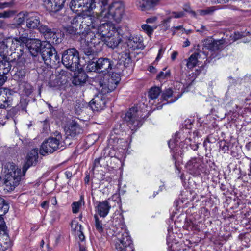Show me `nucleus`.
<instances>
[{
  "instance_id": "obj_1",
  "label": "nucleus",
  "mask_w": 251,
  "mask_h": 251,
  "mask_svg": "<svg viewBox=\"0 0 251 251\" xmlns=\"http://www.w3.org/2000/svg\"><path fill=\"white\" fill-rule=\"evenodd\" d=\"M110 0H74L72 3L75 13L83 17V24L104 38L116 28L110 21L119 23L124 15L125 6L121 1L109 4Z\"/></svg>"
},
{
  "instance_id": "obj_2",
  "label": "nucleus",
  "mask_w": 251,
  "mask_h": 251,
  "mask_svg": "<svg viewBox=\"0 0 251 251\" xmlns=\"http://www.w3.org/2000/svg\"><path fill=\"white\" fill-rule=\"evenodd\" d=\"M115 249L118 251H126L128 248L132 250V241L126 227L123 219L119 215L112 221Z\"/></svg>"
},
{
  "instance_id": "obj_3",
  "label": "nucleus",
  "mask_w": 251,
  "mask_h": 251,
  "mask_svg": "<svg viewBox=\"0 0 251 251\" xmlns=\"http://www.w3.org/2000/svg\"><path fill=\"white\" fill-rule=\"evenodd\" d=\"M45 38L47 41L44 42L45 48L43 49L41 56L45 63L51 67L59 62L60 57L57 55L55 49L51 46L50 44H57L60 43L61 40L58 37L56 33L51 29L46 34Z\"/></svg>"
},
{
  "instance_id": "obj_4",
  "label": "nucleus",
  "mask_w": 251,
  "mask_h": 251,
  "mask_svg": "<svg viewBox=\"0 0 251 251\" xmlns=\"http://www.w3.org/2000/svg\"><path fill=\"white\" fill-rule=\"evenodd\" d=\"M9 61L0 62V108H6L11 105L16 91L8 88H1L7 77L5 75L11 70Z\"/></svg>"
},
{
  "instance_id": "obj_5",
  "label": "nucleus",
  "mask_w": 251,
  "mask_h": 251,
  "mask_svg": "<svg viewBox=\"0 0 251 251\" xmlns=\"http://www.w3.org/2000/svg\"><path fill=\"white\" fill-rule=\"evenodd\" d=\"M21 34H20L19 39L17 38V48L20 47L18 50L20 52H24L25 50H28L31 55L37 56L41 51V47L44 43L37 39L28 38V32L25 30Z\"/></svg>"
},
{
  "instance_id": "obj_6",
  "label": "nucleus",
  "mask_w": 251,
  "mask_h": 251,
  "mask_svg": "<svg viewBox=\"0 0 251 251\" xmlns=\"http://www.w3.org/2000/svg\"><path fill=\"white\" fill-rule=\"evenodd\" d=\"M3 184L4 190L11 192L16 187V165L12 162H8L3 164Z\"/></svg>"
},
{
  "instance_id": "obj_7",
  "label": "nucleus",
  "mask_w": 251,
  "mask_h": 251,
  "mask_svg": "<svg viewBox=\"0 0 251 251\" xmlns=\"http://www.w3.org/2000/svg\"><path fill=\"white\" fill-rule=\"evenodd\" d=\"M62 62L67 68L75 72L80 66L78 51L75 48L65 50L62 54Z\"/></svg>"
},
{
  "instance_id": "obj_8",
  "label": "nucleus",
  "mask_w": 251,
  "mask_h": 251,
  "mask_svg": "<svg viewBox=\"0 0 251 251\" xmlns=\"http://www.w3.org/2000/svg\"><path fill=\"white\" fill-rule=\"evenodd\" d=\"M120 80V75L118 73L104 74L103 79L99 82L100 85L102 88V92L105 94L113 91Z\"/></svg>"
},
{
  "instance_id": "obj_9",
  "label": "nucleus",
  "mask_w": 251,
  "mask_h": 251,
  "mask_svg": "<svg viewBox=\"0 0 251 251\" xmlns=\"http://www.w3.org/2000/svg\"><path fill=\"white\" fill-rule=\"evenodd\" d=\"M83 37L81 41H84L88 45H91L97 50L101 51L104 38L92 30H88L85 27L83 32Z\"/></svg>"
},
{
  "instance_id": "obj_10",
  "label": "nucleus",
  "mask_w": 251,
  "mask_h": 251,
  "mask_svg": "<svg viewBox=\"0 0 251 251\" xmlns=\"http://www.w3.org/2000/svg\"><path fill=\"white\" fill-rule=\"evenodd\" d=\"M38 150L37 149H32L27 155L22 171L17 168V183L24 177L27 169L30 166L36 163L38 157Z\"/></svg>"
},
{
  "instance_id": "obj_11",
  "label": "nucleus",
  "mask_w": 251,
  "mask_h": 251,
  "mask_svg": "<svg viewBox=\"0 0 251 251\" xmlns=\"http://www.w3.org/2000/svg\"><path fill=\"white\" fill-rule=\"evenodd\" d=\"M140 112L138 111L136 108H130L126 114L125 121L127 122L128 126L132 130H134L141 126L143 123V119L139 117Z\"/></svg>"
},
{
  "instance_id": "obj_12",
  "label": "nucleus",
  "mask_w": 251,
  "mask_h": 251,
  "mask_svg": "<svg viewBox=\"0 0 251 251\" xmlns=\"http://www.w3.org/2000/svg\"><path fill=\"white\" fill-rule=\"evenodd\" d=\"M187 171L194 176H199L205 171L203 164L199 158H191L185 165Z\"/></svg>"
},
{
  "instance_id": "obj_13",
  "label": "nucleus",
  "mask_w": 251,
  "mask_h": 251,
  "mask_svg": "<svg viewBox=\"0 0 251 251\" xmlns=\"http://www.w3.org/2000/svg\"><path fill=\"white\" fill-rule=\"evenodd\" d=\"M59 144V138H49L45 140L41 145L40 153L42 155L51 153L56 151Z\"/></svg>"
},
{
  "instance_id": "obj_14",
  "label": "nucleus",
  "mask_w": 251,
  "mask_h": 251,
  "mask_svg": "<svg viewBox=\"0 0 251 251\" xmlns=\"http://www.w3.org/2000/svg\"><path fill=\"white\" fill-rule=\"evenodd\" d=\"M82 24H79L77 19L74 18L71 24L69 25L67 29V32L70 34H79L81 36V41L82 40V37H83V32L84 29L86 27V25L83 24V21L81 22Z\"/></svg>"
},
{
  "instance_id": "obj_15",
  "label": "nucleus",
  "mask_w": 251,
  "mask_h": 251,
  "mask_svg": "<svg viewBox=\"0 0 251 251\" xmlns=\"http://www.w3.org/2000/svg\"><path fill=\"white\" fill-rule=\"evenodd\" d=\"M121 41L120 35L115 28L109 35L104 38L103 42L112 49L116 48Z\"/></svg>"
},
{
  "instance_id": "obj_16",
  "label": "nucleus",
  "mask_w": 251,
  "mask_h": 251,
  "mask_svg": "<svg viewBox=\"0 0 251 251\" xmlns=\"http://www.w3.org/2000/svg\"><path fill=\"white\" fill-rule=\"evenodd\" d=\"M65 134L68 137L75 138L83 132V129L75 122L72 121L65 129Z\"/></svg>"
},
{
  "instance_id": "obj_17",
  "label": "nucleus",
  "mask_w": 251,
  "mask_h": 251,
  "mask_svg": "<svg viewBox=\"0 0 251 251\" xmlns=\"http://www.w3.org/2000/svg\"><path fill=\"white\" fill-rule=\"evenodd\" d=\"M112 57L114 59L119 60V63L123 64L126 67H128L132 63L128 50H126L121 53H118L116 51L114 52L112 54Z\"/></svg>"
},
{
  "instance_id": "obj_18",
  "label": "nucleus",
  "mask_w": 251,
  "mask_h": 251,
  "mask_svg": "<svg viewBox=\"0 0 251 251\" xmlns=\"http://www.w3.org/2000/svg\"><path fill=\"white\" fill-rule=\"evenodd\" d=\"M106 102L103 97L100 94L92 99L90 102V106L93 111H100L105 107Z\"/></svg>"
},
{
  "instance_id": "obj_19",
  "label": "nucleus",
  "mask_w": 251,
  "mask_h": 251,
  "mask_svg": "<svg viewBox=\"0 0 251 251\" xmlns=\"http://www.w3.org/2000/svg\"><path fill=\"white\" fill-rule=\"evenodd\" d=\"M97 68L99 71L108 74L113 67V63L107 58H100L97 61Z\"/></svg>"
},
{
  "instance_id": "obj_20",
  "label": "nucleus",
  "mask_w": 251,
  "mask_h": 251,
  "mask_svg": "<svg viewBox=\"0 0 251 251\" xmlns=\"http://www.w3.org/2000/svg\"><path fill=\"white\" fill-rule=\"evenodd\" d=\"M143 38L141 36H130L127 41V46L132 50L141 49L143 46Z\"/></svg>"
},
{
  "instance_id": "obj_21",
  "label": "nucleus",
  "mask_w": 251,
  "mask_h": 251,
  "mask_svg": "<svg viewBox=\"0 0 251 251\" xmlns=\"http://www.w3.org/2000/svg\"><path fill=\"white\" fill-rule=\"evenodd\" d=\"M181 95H177L175 96L173 93L172 90L170 88L165 90L162 94V98L164 100L167 101L166 103H164L161 106H158L157 108L158 109H161L163 105L167 103H171L177 100L178 98L180 97Z\"/></svg>"
},
{
  "instance_id": "obj_22",
  "label": "nucleus",
  "mask_w": 251,
  "mask_h": 251,
  "mask_svg": "<svg viewBox=\"0 0 251 251\" xmlns=\"http://www.w3.org/2000/svg\"><path fill=\"white\" fill-rule=\"evenodd\" d=\"M160 0H137L136 5L141 11L148 10L155 5Z\"/></svg>"
},
{
  "instance_id": "obj_23",
  "label": "nucleus",
  "mask_w": 251,
  "mask_h": 251,
  "mask_svg": "<svg viewBox=\"0 0 251 251\" xmlns=\"http://www.w3.org/2000/svg\"><path fill=\"white\" fill-rule=\"evenodd\" d=\"M26 26L29 29L37 28L40 25V18L37 14L29 13L27 15Z\"/></svg>"
},
{
  "instance_id": "obj_24",
  "label": "nucleus",
  "mask_w": 251,
  "mask_h": 251,
  "mask_svg": "<svg viewBox=\"0 0 251 251\" xmlns=\"http://www.w3.org/2000/svg\"><path fill=\"white\" fill-rule=\"evenodd\" d=\"M1 237L0 238V246L2 251H4L10 248L12 245V242L9 236L7 230L5 229L4 231L0 232Z\"/></svg>"
},
{
  "instance_id": "obj_25",
  "label": "nucleus",
  "mask_w": 251,
  "mask_h": 251,
  "mask_svg": "<svg viewBox=\"0 0 251 251\" xmlns=\"http://www.w3.org/2000/svg\"><path fill=\"white\" fill-rule=\"evenodd\" d=\"M222 44V41L215 40L213 38H208L203 41V47L205 49L214 51L220 49Z\"/></svg>"
},
{
  "instance_id": "obj_26",
  "label": "nucleus",
  "mask_w": 251,
  "mask_h": 251,
  "mask_svg": "<svg viewBox=\"0 0 251 251\" xmlns=\"http://www.w3.org/2000/svg\"><path fill=\"white\" fill-rule=\"evenodd\" d=\"M206 57V55L202 52L195 53L192 54L187 60L186 66L189 69H192L199 64L200 60L202 56Z\"/></svg>"
},
{
  "instance_id": "obj_27",
  "label": "nucleus",
  "mask_w": 251,
  "mask_h": 251,
  "mask_svg": "<svg viewBox=\"0 0 251 251\" xmlns=\"http://www.w3.org/2000/svg\"><path fill=\"white\" fill-rule=\"evenodd\" d=\"M81 68L75 72L72 83L75 85H79L84 83L87 79V75L84 72L80 70Z\"/></svg>"
},
{
  "instance_id": "obj_28",
  "label": "nucleus",
  "mask_w": 251,
  "mask_h": 251,
  "mask_svg": "<svg viewBox=\"0 0 251 251\" xmlns=\"http://www.w3.org/2000/svg\"><path fill=\"white\" fill-rule=\"evenodd\" d=\"M25 60L24 55L22 53L21 56L18 58V61H17V75L19 78H22L25 75Z\"/></svg>"
},
{
  "instance_id": "obj_29",
  "label": "nucleus",
  "mask_w": 251,
  "mask_h": 251,
  "mask_svg": "<svg viewBox=\"0 0 251 251\" xmlns=\"http://www.w3.org/2000/svg\"><path fill=\"white\" fill-rule=\"evenodd\" d=\"M110 208L107 201L100 202L97 206L98 213L101 217H104L108 214Z\"/></svg>"
},
{
  "instance_id": "obj_30",
  "label": "nucleus",
  "mask_w": 251,
  "mask_h": 251,
  "mask_svg": "<svg viewBox=\"0 0 251 251\" xmlns=\"http://www.w3.org/2000/svg\"><path fill=\"white\" fill-rule=\"evenodd\" d=\"M161 93V89L159 87H153L150 89L148 92L149 102L153 104V100L158 98Z\"/></svg>"
},
{
  "instance_id": "obj_31",
  "label": "nucleus",
  "mask_w": 251,
  "mask_h": 251,
  "mask_svg": "<svg viewBox=\"0 0 251 251\" xmlns=\"http://www.w3.org/2000/svg\"><path fill=\"white\" fill-rule=\"evenodd\" d=\"M19 91L21 94L29 96L32 91V86L26 82H22L19 84Z\"/></svg>"
},
{
  "instance_id": "obj_32",
  "label": "nucleus",
  "mask_w": 251,
  "mask_h": 251,
  "mask_svg": "<svg viewBox=\"0 0 251 251\" xmlns=\"http://www.w3.org/2000/svg\"><path fill=\"white\" fill-rule=\"evenodd\" d=\"M8 55V47L4 41L0 42V56L3 60V62L8 61L7 60Z\"/></svg>"
},
{
  "instance_id": "obj_33",
  "label": "nucleus",
  "mask_w": 251,
  "mask_h": 251,
  "mask_svg": "<svg viewBox=\"0 0 251 251\" xmlns=\"http://www.w3.org/2000/svg\"><path fill=\"white\" fill-rule=\"evenodd\" d=\"M84 200L83 196H81L80 200L77 201L73 203L72 205V211L74 213L78 212L79 208L82 205L84 204Z\"/></svg>"
},
{
  "instance_id": "obj_34",
  "label": "nucleus",
  "mask_w": 251,
  "mask_h": 251,
  "mask_svg": "<svg viewBox=\"0 0 251 251\" xmlns=\"http://www.w3.org/2000/svg\"><path fill=\"white\" fill-rule=\"evenodd\" d=\"M29 13L23 12L17 14V25H24Z\"/></svg>"
},
{
  "instance_id": "obj_35",
  "label": "nucleus",
  "mask_w": 251,
  "mask_h": 251,
  "mask_svg": "<svg viewBox=\"0 0 251 251\" xmlns=\"http://www.w3.org/2000/svg\"><path fill=\"white\" fill-rule=\"evenodd\" d=\"M142 29L145 31L148 35L152 34L153 30L156 28L157 25H154L153 26L149 25L148 24H144L141 26Z\"/></svg>"
},
{
  "instance_id": "obj_36",
  "label": "nucleus",
  "mask_w": 251,
  "mask_h": 251,
  "mask_svg": "<svg viewBox=\"0 0 251 251\" xmlns=\"http://www.w3.org/2000/svg\"><path fill=\"white\" fill-rule=\"evenodd\" d=\"M9 206L8 203L2 197L0 196V213H1L2 210L4 213L5 211H8Z\"/></svg>"
},
{
  "instance_id": "obj_37",
  "label": "nucleus",
  "mask_w": 251,
  "mask_h": 251,
  "mask_svg": "<svg viewBox=\"0 0 251 251\" xmlns=\"http://www.w3.org/2000/svg\"><path fill=\"white\" fill-rule=\"evenodd\" d=\"M88 46L89 47L85 49L84 50V52L86 55L89 56L100 52V51L97 50L96 49H95L92 46Z\"/></svg>"
},
{
  "instance_id": "obj_38",
  "label": "nucleus",
  "mask_w": 251,
  "mask_h": 251,
  "mask_svg": "<svg viewBox=\"0 0 251 251\" xmlns=\"http://www.w3.org/2000/svg\"><path fill=\"white\" fill-rule=\"evenodd\" d=\"M6 118L7 119H11L13 120L15 124L16 125V108L12 107L9 110L7 111Z\"/></svg>"
},
{
  "instance_id": "obj_39",
  "label": "nucleus",
  "mask_w": 251,
  "mask_h": 251,
  "mask_svg": "<svg viewBox=\"0 0 251 251\" xmlns=\"http://www.w3.org/2000/svg\"><path fill=\"white\" fill-rule=\"evenodd\" d=\"M8 211H6L4 213H2L3 212V211L2 210V212L0 213V232H1V231H4V230L7 229V226L5 224L3 216Z\"/></svg>"
},
{
  "instance_id": "obj_40",
  "label": "nucleus",
  "mask_w": 251,
  "mask_h": 251,
  "mask_svg": "<svg viewBox=\"0 0 251 251\" xmlns=\"http://www.w3.org/2000/svg\"><path fill=\"white\" fill-rule=\"evenodd\" d=\"M71 228L76 233L78 232H81L82 227L76 221H74L71 223Z\"/></svg>"
},
{
  "instance_id": "obj_41",
  "label": "nucleus",
  "mask_w": 251,
  "mask_h": 251,
  "mask_svg": "<svg viewBox=\"0 0 251 251\" xmlns=\"http://www.w3.org/2000/svg\"><path fill=\"white\" fill-rule=\"evenodd\" d=\"M9 152L8 149L5 148L3 149L2 151L0 152V161L1 162H4L9 156Z\"/></svg>"
},
{
  "instance_id": "obj_42",
  "label": "nucleus",
  "mask_w": 251,
  "mask_h": 251,
  "mask_svg": "<svg viewBox=\"0 0 251 251\" xmlns=\"http://www.w3.org/2000/svg\"><path fill=\"white\" fill-rule=\"evenodd\" d=\"M87 70L90 72H92V71L99 72L98 68H97V62L96 63L92 62V63L88 64L87 66Z\"/></svg>"
},
{
  "instance_id": "obj_43",
  "label": "nucleus",
  "mask_w": 251,
  "mask_h": 251,
  "mask_svg": "<svg viewBox=\"0 0 251 251\" xmlns=\"http://www.w3.org/2000/svg\"><path fill=\"white\" fill-rule=\"evenodd\" d=\"M37 28L41 33L44 34L45 37L46 36V34L50 30L47 26L43 25H40Z\"/></svg>"
},
{
  "instance_id": "obj_44",
  "label": "nucleus",
  "mask_w": 251,
  "mask_h": 251,
  "mask_svg": "<svg viewBox=\"0 0 251 251\" xmlns=\"http://www.w3.org/2000/svg\"><path fill=\"white\" fill-rule=\"evenodd\" d=\"M214 11V9L213 7H209L206 9L200 10L199 12L201 15H205L212 13Z\"/></svg>"
},
{
  "instance_id": "obj_45",
  "label": "nucleus",
  "mask_w": 251,
  "mask_h": 251,
  "mask_svg": "<svg viewBox=\"0 0 251 251\" xmlns=\"http://www.w3.org/2000/svg\"><path fill=\"white\" fill-rule=\"evenodd\" d=\"M95 226L99 232H102L103 231L102 224L97 217H95Z\"/></svg>"
},
{
  "instance_id": "obj_46",
  "label": "nucleus",
  "mask_w": 251,
  "mask_h": 251,
  "mask_svg": "<svg viewBox=\"0 0 251 251\" xmlns=\"http://www.w3.org/2000/svg\"><path fill=\"white\" fill-rule=\"evenodd\" d=\"M184 13L183 11L173 12L171 13V17L174 18H179L183 17Z\"/></svg>"
},
{
  "instance_id": "obj_47",
  "label": "nucleus",
  "mask_w": 251,
  "mask_h": 251,
  "mask_svg": "<svg viewBox=\"0 0 251 251\" xmlns=\"http://www.w3.org/2000/svg\"><path fill=\"white\" fill-rule=\"evenodd\" d=\"M170 75L169 72L164 73L163 72H160L157 75V78L158 79H165L167 78Z\"/></svg>"
},
{
  "instance_id": "obj_48",
  "label": "nucleus",
  "mask_w": 251,
  "mask_h": 251,
  "mask_svg": "<svg viewBox=\"0 0 251 251\" xmlns=\"http://www.w3.org/2000/svg\"><path fill=\"white\" fill-rule=\"evenodd\" d=\"M15 11H4L2 12L3 18H9L12 16L15 12Z\"/></svg>"
},
{
  "instance_id": "obj_49",
  "label": "nucleus",
  "mask_w": 251,
  "mask_h": 251,
  "mask_svg": "<svg viewBox=\"0 0 251 251\" xmlns=\"http://www.w3.org/2000/svg\"><path fill=\"white\" fill-rule=\"evenodd\" d=\"M157 20L156 17H152L151 18H149L146 20V23L147 24H154L156 23Z\"/></svg>"
},
{
  "instance_id": "obj_50",
  "label": "nucleus",
  "mask_w": 251,
  "mask_h": 251,
  "mask_svg": "<svg viewBox=\"0 0 251 251\" xmlns=\"http://www.w3.org/2000/svg\"><path fill=\"white\" fill-rule=\"evenodd\" d=\"M12 4L11 2H0V9H3L6 7H10Z\"/></svg>"
},
{
  "instance_id": "obj_51",
  "label": "nucleus",
  "mask_w": 251,
  "mask_h": 251,
  "mask_svg": "<svg viewBox=\"0 0 251 251\" xmlns=\"http://www.w3.org/2000/svg\"><path fill=\"white\" fill-rule=\"evenodd\" d=\"M164 52V50H163L162 48H160L159 49L158 53V55L155 59L156 61H158L162 57Z\"/></svg>"
},
{
  "instance_id": "obj_52",
  "label": "nucleus",
  "mask_w": 251,
  "mask_h": 251,
  "mask_svg": "<svg viewBox=\"0 0 251 251\" xmlns=\"http://www.w3.org/2000/svg\"><path fill=\"white\" fill-rule=\"evenodd\" d=\"M119 199H120V198H119V195L116 194L113 195L111 198H110L108 199V200L109 201H118Z\"/></svg>"
},
{
  "instance_id": "obj_53",
  "label": "nucleus",
  "mask_w": 251,
  "mask_h": 251,
  "mask_svg": "<svg viewBox=\"0 0 251 251\" xmlns=\"http://www.w3.org/2000/svg\"><path fill=\"white\" fill-rule=\"evenodd\" d=\"M244 35H243V34L240 33L239 32H236L234 34V38L235 40H238L239 39L241 38Z\"/></svg>"
},
{
  "instance_id": "obj_54",
  "label": "nucleus",
  "mask_w": 251,
  "mask_h": 251,
  "mask_svg": "<svg viewBox=\"0 0 251 251\" xmlns=\"http://www.w3.org/2000/svg\"><path fill=\"white\" fill-rule=\"evenodd\" d=\"M77 235H78L79 240L81 241H83L85 239V236L84 234L82 233V231L81 232H78V233H76Z\"/></svg>"
},
{
  "instance_id": "obj_55",
  "label": "nucleus",
  "mask_w": 251,
  "mask_h": 251,
  "mask_svg": "<svg viewBox=\"0 0 251 251\" xmlns=\"http://www.w3.org/2000/svg\"><path fill=\"white\" fill-rule=\"evenodd\" d=\"M196 31L197 32L203 33V32H204L205 31H207V30L206 28L205 27V26L201 25V28L200 29H197Z\"/></svg>"
},
{
  "instance_id": "obj_56",
  "label": "nucleus",
  "mask_w": 251,
  "mask_h": 251,
  "mask_svg": "<svg viewBox=\"0 0 251 251\" xmlns=\"http://www.w3.org/2000/svg\"><path fill=\"white\" fill-rule=\"evenodd\" d=\"M48 205H49V202L47 201H43L41 204V207L44 208V209H47L48 207Z\"/></svg>"
},
{
  "instance_id": "obj_57",
  "label": "nucleus",
  "mask_w": 251,
  "mask_h": 251,
  "mask_svg": "<svg viewBox=\"0 0 251 251\" xmlns=\"http://www.w3.org/2000/svg\"><path fill=\"white\" fill-rule=\"evenodd\" d=\"M65 175L66 177L68 179L70 178L72 176V172H71L70 171L65 172Z\"/></svg>"
},
{
  "instance_id": "obj_58",
  "label": "nucleus",
  "mask_w": 251,
  "mask_h": 251,
  "mask_svg": "<svg viewBox=\"0 0 251 251\" xmlns=\"http://www.w3.org/2000/svg\"><path fill=\"white\" fill-rule=\"evenodd\" d=\"M177 55H178V52L177 51H174L171 55L172 60H175V59L176 58Z\"/></svg>"
},
{
  "instance_id": "obj_59",
  "label": "nucleus",
  "mask_w": 251,
  "mask_h": 251,
  "mask_svg": "<svg viewBox=\"0 0 251 251\" xmlns=\"http://www.w3.org/2000/svg\"><path fill=\"white\" fill-rule=\"evenodd\" d=\"M149 70L151 73L156 72V69L152 66H150L149 67Z\"/></svg>"
},
{
  "instance_id": "obj_60",
  "label": "nucleus",
  "mask_w": 251,
  "mask_h": 251,
  "mask_svg": "<svg viewBox=\"0 0 251 251\" xmlns=\"http://www.w3.org/2000/svg\"><path fill=\"white\" fill-rule=\"evenodd\" d=\"M187 229L188 230H193L195 229V227H194L193 224L191 223L188 226Z\"/></svg>"
},
{
  "instance_id": "obj_61",
  "label": "nucleus",
  "mask_w": 251,
  "mask_h": 251,
  "mask_svg": "<svg viewBox=\"0 0 251 251\" xmlns=\"http://www.w3.org/2000/svg\"><path fill=\"white\" fill-rule=\"evenodd\" d=\"M174 143V140H170L168 142V146L170 149H172L173 148V144Z\"/></svg>"
},
{
  "instance_id": "obj_62",
  "label": "nucleus",
  "mask_w": 251,
  "mask_h": 251,
  "mask_svg": "<svg viewBox=\"0 0 251 251\" xmlns=\"http://www.w3.org/2000/svg\"><path fill=\"white\" fill-rule=\"evenodd\" d=\"M177 244L175 243L174 244H172L171 245V248L172 250L173 251H175L176 250V247L177 246Z\"/></svg>"
},
{
  "instance_id": "obj_63",
  "label": "nucleus",
  "mask_w": 251,
  "mask_h": 251,
  "mask_svg": "<svg viewBox=\"0 0 251 251\" xmlns=\"http://www.w3.org/2000/svg\"><path fill=\"white\" fill-rule=\"evenodd\" d=\"M190 45V42L187 39L184 42L183 47H186Z\"/></svg>"
},
{
  "instance_id": "obj_64",
  "label": "nucleus",
  "mask_w": 251,
  "mask_h": 251,
  "mask_svg": "<svg viewBox=\"0 0 251 251\" xmlns=\"http://www.w3.org/2000/svg\"><path fill=\"white\" fill-rule=\"evenodd\" d=\"M52 203L53 205H56L57 204V200L55 197H53L52 199Z\"/></svg>"
}]
</instances>
